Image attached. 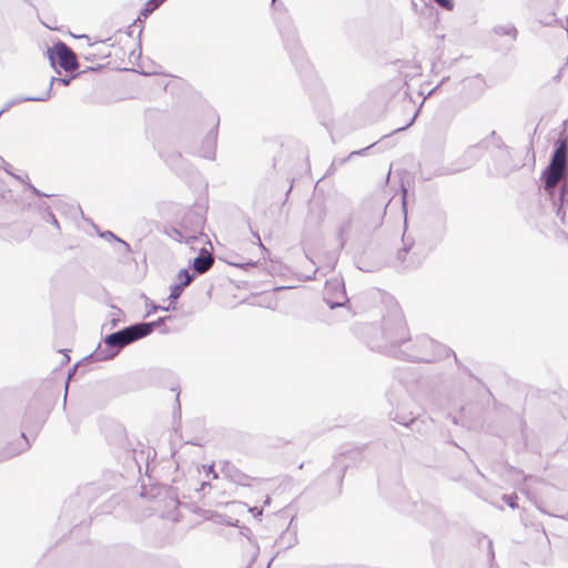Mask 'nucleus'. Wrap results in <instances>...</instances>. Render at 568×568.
Instances as JSON below:
<instances>
[{
  "label": "nucleus",
  "mask_w": 568,
  "mask_h": 568,
  "mask_svg": "<svg viewBox=\"0 0 568 568\" xmlns=\"http://www.w3.org/2000/svg\"><path fill=\"white\" fill-rule=\"evenodd\" d=\"M182 291H183L182 286L174 285L171 287V292L169 295L171 303H175V301L180 297Z\"/></svg>",
  "instance_id": "nucleus-10"
},
{
  "label": "nucleus",
  "mask_w": 568,
  "mask_h": 568,
  "mask_svg": "<svg viewBox=\"0 0 568 568\" xmlns=\"http://www.w3.org/2000/svg\"><path fill=\"white\" fill-rule=\"evenodd\" d=\"M568 158V144L566 140H560L549 166L545 171V189L551 192L559 183L565 173Z\"/></svg>",
  "instance_id": "nucleus-2"
},
{
  "label": "nucleus",
  "mask_w": 568,
  "mask_h": 568,
  "mask_svg": "<svg viewBox=\"0 0 568 568\" xmlns=\"http://www.w3.org/2000/svg\"><path fill=\"white\" fill-rule=\"evenodd\" d=\"M214 263V258L212 254L207 251L202 252V254L194 258L193 268L199 274H203L209 271Z\"/></svg>",
  "instance_id": "nucleus-7"
},
{
  "label": "nucleus",
  "mask_w": 568,
  "mask_h": 568,
  "mask_svg": "<svg viewBox=\"0 0 568 568\" xmlns=\"http://www.w3.org/2000/svg\"><path fill=\"white\" fill-rule=\"evenodd\" d=\"M192 280H193V275H191L187 270H181L178 273L179 284H176V285L182 286V288H184L192 282Z\"/></svg>",
  "instance_id": "nucleus-9"
},
{
  "label": "nucleus",
  "mask_w": 568,
  "mask_h": 568,
  "mask_svg": "<svg viewBox=\"0 0 568 568\" xmlns=\"http://www.w3.org/2000/svg\"><path fill=\"white\" fill-rule=\"evenodd\" d=\"M165 0H149L144 4L141 14L148 17L152 13L156 8H159Z\"/></svg>",
  "instance_id": "nucleus-8"
},
{
  "label": "nucleus",
  "mask_w": 568,
  "mask_h": 568,
  "mask_svg": "<svg viewBox=\"0 0 568 568\" xmlns=\"http://www.w3.org/2000/svg\"><path fill=\"white\" fill-rule=\"evenodd\" d=\"M60 81L64 84V85H68L70 83V79H60Z\"/></svg>",
  "instance_id": "nucleus-12"
},
{
  "label": "nucleus",
  "mask_w": 568,
  "mask_h": 568,
  "mask_svg": "<svg viewBox=\"0 0 568 568\" xmlns=\"http://www.w3.org/2000/svg\"><path fill=\"white\" fill-rule=\"evenodd\" d=\"M204 216L203 214L199 213L195 215V220H194V230L197 231V230H202L203 225H204Z\"/></svg>",
  "instance_id": "nucleus-11"
},
{
  "label": "nucleus",
  "mask_w": 568,
  "mask_h": 568,
  "mask_svg": "<svg viewBox=\"0 0 568 568\" xmlns=\"http://www.w3.org/2000/svg\"><path fill=\"white\" fill-rule=\"evenodd\" d=\"M186 221H187V214H185V215L183 216V219H182V223H183V224H182V226H185Z\"/></svg>",
  "instance_id": "nucleus-13"
},
{
  "label": "nucleus",
  "mask_w": 568,
  "mask_h": 568,
  "mask_svg": "<svg viewBox=\"0 0 568 568\" xmlns=\"http://www.w3.org/2000/svg\"><path fill=\"white\" fill-rule=\"evenodd\" d=\"M324 296L331 307L341 306L346 300L345 290L337 282H327L325 284Z\"/></svg>",
  "instance_id": "nucleus-5"
},
{
  "label": "nucleus",
  "mask_w": 568,
  "mask_h": 568,
  "mask_svg": "<svg viewBox=\"0 0 568 568\" xmlns=\"http://www.w3.org/2000/svg\"><path fill=\"white\" fill-rule=\"evenodd\" d=\"M114 47L110 40H100L89 43L83 50V58L91 64L90 68H103L111 64L110 58Z\"/></svg>",
  "instance_id": "nucleus-3"
},
{
  "label": "nucleus",
  "mask_w": 568,
  "mask_h": 568,
  "mask_svg": "<svg viewBox=\"0 0 568 568\" xmlns=\"http://www.w3.org/2000/svg\"><path fill=\"white\" fill-rule=\"evenodd\" d=\"M48 58L53 68L71 72L78 69V61L74 52L63 42L55 43L48 49Z\"/></svg>",
  "instance_id": "nucleus-4"
},
{
  "label": "nucleus",
  "mask_w": 568,
  "mask_h": 568,
  "mask_svg": "<svg viewBox=\"0 0 568 568\" xmlns=\"http://www.w3.org/2000/svg\"><path fill=\"white\" fill-rule=\"evenodd\" d=\"M152 328L153 324L151 323L135 324L108 335L104 339V343L106 346L114 349V353H116L118 349L149 335L152 332Z\"/></svg>",
  "instance_id": "nucleus-1"
},
{
  "label": "nucleus",
  "mask_w": 568,
  "mask_h": 568,
  "mask_svg": "<svg viewBox=\"0 0 568 568\" xmlns=\"http://www.w3.org/2000/svg\"><path fill=\"white\" fill-rule=\"evenodd\" d=\"M227 477L231 481L239 486L248 487L252 485L254 478L244 474L242 470L234 466H230L226 471Z\"/></svg>",
  "instance_id": "nucleus-6"
}]
</instances>
